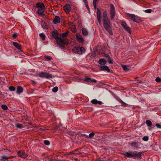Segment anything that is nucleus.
I'll use <instances>...</instances> for the list:
<instances>
[{
  "label": "nucleus",
  "mask_w": 161,
  "mask_h": 161,
  "mask_svg": "<svg viewBox=\"0 0 161 161\" xmlns=\"http://www.w3.org/2000/svg\"><path fill=\"white\" fill-rule=\"evenodd\" d=\"M82 34L83 35L87 36L88 35V32L85 28H82L81 29Z\"/></svg>",
  "instance_id": "21"
},
{
  "label": "nucleus",
  "mask_w": 161,
  "mask_h": 161,
  "mask_svg": "<svg viewBox=\"0 0 161 161\" xmlns=\"http://www.w3.org/2000/svg\"><path fill=\"white\" fill-rule=\"evenodd\" d=\"M130 144L131 147L134 148H138L139 147V144L137 142H132Z\"/></svg>",
  "instance_id": "18"
},
{
  "label": "nucleus",
  "mask_w": 161,
  "mask_h": 161,
  "mask_svg": "<svg viewBox=\"0 0 161 161\" xmlns=\"http://www.w3.org/2000/svg\"><path fill=\"white\" fill-rule=\"evenodd\" d=\"M15 126L18 128H22L23 127L22 125L20 124H16L15 125Z\"/></svg>",
  "instance_id": "31"
},
{
  "label": "nucleus",
  "mask_w": 161,
  "mask_h": 161,
  "mask_svg": "<svg viewBox=\"0 0 161 161\" xmlns=\"http://www.w3.org/2000/svg\"><path fill=\"white\" fill-rule=\"evenodd\" d=\"M103 19H108L107 14V12L106 11H104L103 13Z\"/></svg>",
  "instance_id": "25"
},
{
  "label": "nucleus",
  "mask_w": 161,
  "mask_h": 161,
  "mask_svg": "<svg viewBox=\"0 0 161 161\" xmlns=\"http://www.w3.org/2000/svg\"><path fill=\"white\" fill-rule=\"evenodd\" d=\"M152 11V10L151 9H146V10H145L144 12L145 13H151Z\"/></svg>",
  "instance_id": "36"
},
{
  "label": "nucleus",
  "mask_w": 161,
  "mask_h": 161,
  "mask_svg": "<svg viewBox=\"0 0 161 161\" xmlns=\"http://www.w3.org/2000/svg\"><path fill=\"white\" fill-rule=\"evenodd\" d=\"M91 103L94 104H98L99 105H101L102 103V102L100 101H97L96 99H93L91 100Z\"/></svg>",
  "instance_id": "15"
},
{
  "label": "nucleus",
  "mask_w": 161,
  "mask_h": 161,
  "mask_svg": "<svg viewBox=\"0 0 161 161\" xmlns=\"http://www.w3.org/2000/svg\"><path fill=\"white\" fill-rule=\"evenodd\" d=\"M56 40L60 47H65V42L64 39H62L60 37H58L56 39Z\"/></svg>",
  "instance_id": "6"
},
{
  "label": "nucleus",
  "mask_w": 161,
  "mask_h": 161,
  "mask_svg": "<svg viewBox=\"0 0 161 161\" xmlns=\"http://www.w3.org/2000/svg\"><path fill=\"white\" fill-rule=\"evenodd\" d=\"M23 88L20 86H18L17 88V93L19 94L23 92Z\"/></svg>",
  "instance_id": "17"
},
{
  "label": "nucleus",
  "mask_w": 161,
  "mask_h": 161,
  "mask_svg": "<svg viewBox=\"0 0 161 161\" xmlns=\"http://www.w3.org/2000/svg\"><path fill=\"white\" fill-rule=\"evenodd\" d=\"M44 143L47 145H49L50 144L49 141L48 140H45L44 141Z\"/></svg>",
  "instance_id": "35"
},
{
  "label": "nucleus",
  "mask_w": 161,
  "mask_h": 161,
  "mask_svg": "<svg viewBox=\"0 0 161 161\" xmlns=\"http://www.w3.org/2000/svg\"><path fill=\"white\" fill-rule=\"evenodd\" d=\"M155 81L157 82H160L161 81V79L159 77H156L155 79Z\"/></svg>",
  "instance_id": "43"
},
{
  "label": "nucleus",
  "mask_w": 161,
  "mask_h": 161,
  "mask_svg": "<svg viewBox=\"0 0 161 161\" xmlns=\"http://www.w3.org/2000/svg\"><path fill=\"white\" fill-rule=\"evenodd\" d=\"M156 126L159 128H161V125L158 124H156Z\"/></svg>",
  "instance_id": "46"
},
{
  "label": "nucleus",
  "mask_w": 161,
  "mask_h": 161,
  "mask_svg": "<svg viewBox=\"0 0 161 161\" xmlns=\"http://www.w3.org/2000/svg\"><path fill=\"white\" fill-rule=\"evenodd\" d=\"M142 140L144 141H147L148 140V137L147 136H144L143 137Z\"/></svg>",
  "instance_id": "37"
},
{
  "label": "nucleus",
  "mask_w": 161,
  "mask_h": 161,
  "mask_svg": "<svg viewBox=\"0 0 161 161\" xmlns=\"http://www.w3.org/2000/svg\"><path fill=\"white\" fill-rule=\"evenodd\" d=\"M1 108L3 110H6L8 109V106L5 104H3L1 105Z\"/></svg>",
  "instance_id": "26"
},
{
  "label": "nucleus",
  "mask_w": 161,
  "mask_h": 161,
  "mask_svg": "<svg viewBox=\"0 0 161 161\" xmlns=\"http://www.w3.org/2000/svg\"><path fill=\"white\" fill-rule=\"evenodd\" d=\"M2 158L3 159H5L7 160L9 158L5 155H3L2 156Z\"/></svg>",
  "instance_id": "42"
},
{
  "label": "nucleus",
  "mask_w": 161,
  "mask_h": 161,
  "mask_svg": "<svg viewBox=\"0 0 161 161\" xmlns=\"http://www.w3.org/2000/svg\"><path fill=\"white\" fill-rule=\"evenodd\" d=\"M97 15H101V12L99 9L98 8H97Z\"/></svg>",
  "instance_id": "44"
},
{
  "label": "nucleus",
  "mask_w": 161,
  "mask_h": 161,
  "mask_svg": "<svg viewBox=\"0 0 161 161\" xmlns=\"http://www.w3.org/2000/svg\"><path fill=\"white\" fill-rule=\"evenodd\" d=\"M142 152L137 151H130L123 153V154L125 157L132 158L135 159L142 158Z\"/></svg>",
  "instance_id": "1"
},
{
  "label": "nucleus",
  "mask_w": 161,
  "mask_h": 161,
  "mask_svg": "<svg viewBox=\"0 0 161 161\" xmlns=\"http://www.w3.org/2000/svg\"><path fill=\"white\" fill-rule=\"evenodd\" d=\"M94 135H95V133H94L92 132V133H90L89 135L88 136H86V137H87L90 138L92 139L93 138V137L94 136Z\"/></svg>",
  "instance_id": "24"
},
{
  "label": "nucleus",
  "mask_w": 161,
  "mask_h": 161,
  "mask_svg": "<svg viewBox=\"0 0 161 161\" xmlns=\"http://www.w3.org/2000/svg\"><path fill=\"white\" fill-rule=\"evenodd\" d=\"M139 83H141V82H139Z\"/></svg>",
  "instance_id": "58"
},
{
  "label": "nucleus",
  "mask_w": 161,
  "mask_h": 161,
  "mask_svg": "<svg viewBox=\"0 0 161 161\" xmlns=\"http://www.w3.org/2000/svg\"><path fill=\"white\" fill-rule=\"evenodd\" d=\"M31 82L32 84H33V85H35L36 84V81H35L34 80H31Z\"/></svg>",
  "instance_id": "49"
},
{
  "label": "nucleus",
  "mask_w": 161,
  "mask_h": 161,
  "mask_svg": "<svg viewBox=\"0 0 161 161\" xmlns=\"http://www.w3.org/2000/svg\"><path fill=\"white\" fill-rule=\"evenodd\" d=\"M71 8L70 5L68 4H66L64 7V10L67 13H68L71 10Z\"/></svg>",
  "instance_id": "11"
},
{
  "label": "nucleus",
  "mask_w": 161,
  "mask_h": 161,
  "mask_svg": "<svg viewBox=\"0 0 161 161\" xmlns=\"http://www.w3.org/2000/svg\"><path fill=\"white\" fill-rule=\"evenodd\" d=\"M89 82L96 83L97 82V80L91 78V79L90 80Z\"/></svg>",
  "instance_id": "41"
},
{
  "label": "nucleus",
  "mask_w": 161,
  "mask_h": 161,
  "mask_svg": "<svg viewBox=\"0 0 161 161\" xmlns=\"http://www.w3.org/2000/svg\"><path fill=\"white\" fill-rule=\"evenodd\" d=\"M60 21V17L58 16H56L55 18L53 20V23L56 24L58 23H59Z\"/></svg>",
  "instance_id": "16"
},
{
  "label": "nucleus",
  "mask_w": 161,
  "mask_h": 161,
  "mask_svg": "<svg viewBox=\"0 0 161 161\" xmlns=\"http://www.w3.org/2000/svg\"><path fill=\"white\" fill-rule=\"evenodd\" d=\"M39 36L43 40H45L46 36L43 33H40Z\"/></svg>",
  "instance_id": "29"
},
{
  "label": "nucleus",
  "mask_w": 161,
  "mask_h": 161,
  "mask_svg": "<svg viewBox=\"0 0 161 161\" xmlns=\"http://www.w3.org/2000/svg\"><path fill=\"white\" fill-rule=\"evenodd\" d=\"M17 154L20 157L25 158L27 157V155L25 154L24 151H19L18 152Z\"/></svg>",
  "instance_id": "9"
},
{
  "label": "nucleus",
  "mask_w": 161,
  "mask_h": 161,
  "mask_svg": "<svg viewBox=\"0 0 161 161\" xmlns=\"http://www.w3.org/2000/svg\"><path fill=\"white\" fill-rule=\"evenodd\" d=\"M104 56H105V57H106V58H108L109 57H110L109 56L108 54H106V53H104Z\"/></svg>",
  "instance_id": "48"
},
{
  "label": "nucleus",
  "mask_w": 161,
  "mask_h": 161,
  "mask_svg": "<svg viewBox=\"0 0 161 161\" xmlns=\"http://www.w3.org/2000/svg\"><path fill=\"white\" fill-rule=\"evenodd\" d=\"M73 29L71 31L73 32H75L76 31V30L75 26H73Z\"/></svg>",
  "instance_id": "47"
},
{
  "label": "nucleus",
  "mask_w": 161,
  "mask_h": 161,
  "mask_svg": "<svg viewBox=\"0 0 161 161\" xmlns=\"http://www.w3.org/2000/svg\"><path fill=\"white\" fill-rule=\"evenodd\" d=\"M108 62H109V64H112L113 63V60L110 57H109L108 58Z\"/></svg>",
  "instance_id": "38"
},
{
  "label": "nucleus",
  "mask_w": 161,
  "mask_h": 161,
  "mask_svg": "<svg viewBox=\"0 0 161 161\" xmlns=\"http://www.w3.org/2000/svg\"><path fill=\"white\" fill-rule=\"evenodd\" d=\"M137 78V77H136V78H135V79H136Z\"/></svg>",
  "instance_id": "57"
},
{
  "label": "nucleus",
  "mask_w": 161,
  "mask_h": 161,
  "mask_svg": "<svg viewBox=\"0 0 161 161\" xmlns=\"http://www.w3.org/2000/svg\"><path fill=\"white\" fill-rule=\"evenodd\" d=\"M97 19L98 20L99 24L101 25V15H97Z\"/></svg>",
  "instance_id": "27"
},
{
  "label": "nucleus",
  "mask_w": 161,
  "mask_h": 161,
  "mask_svg": "<svg viewBox=\"0 0 161 161\" xmlns=\"http://www.w3.org/2000/svg\"><path fill=\"white\" fill-rule=\"evenodd\" d=\"M98 161H106L104 160L103 159H100L99 160H98Z\"/></svg>",
  "instance_id": "53"
},
{
  "label": "nucleus",
  "mask_w": 161,
  "mask_h": 161,
  "mask_svg": "<svg viewBox=\"0 0 161 161\" xmlns=\"http://www.w3.org/2000/svg\"><path fill=\"white\" fill-rule=\"evenodd\" d=\"M68 33L69 31H67L64 33H62L61 34L62 36L63 37H64L67 36L68 35Z\"/></svg>",
  "instance_id": "32"
},
{
  "label": "nucleus",
  "mask_w": 161,
  "mask_h": 161,
  "mask_svg": "<svg viewBox=\"0 0 161 161\" xmlns=\"http://www.w3.org/2000/svg\"><path fill=\"white\" fill-rule=\"evenodd\" d=\"M122 67L124 70L127 71V70H128L127 66L125 65H123L122 66Z\"/></svg>",
  "instance_id": "40"
},
{
  "label": "nucleus",
  "mask_w": 161,
  "mask_h": 161,
  "mask_svg": "<svg viewBox=\"0 0 161 161\" xmlns=\"http://www.w3.org/2000/svg\"><path fill=\"white\" fill-rule=\"evenodd\" d=\"M58 90V88L57 86H55L52 89V91L54 92H56Z\"/></svg>",
  "instance_id": "33"
},
{
  "label": "nucleus",
  "mask_w": 161,
  "mask_h": 161,
  "mask_svg": "<svg viewBox=\"0 0 161 161\" xmlns=\"http://www.w3.org/2000/svg\"><path fill=\"white\" fill-rule=\"evenodd\" d=\"M99 63L100 64L104 65L106 63V61L103 58H101L99 60Z\"/></svg>",
  "instance_id": "22"
},
{
  "label": "nucleus",
  "mask_w": 161,
  "mask_h": 161,
  "mask_svg": "<svg viewBox=\"0 0 161 161\" xmlns=\"http://www.w3.org/2000/svg\"><path fill=\"white\" fill-rule=\"evenodd\" d=\"M72 50L74 53L79 54H81L85 51V49L82 47H75Z\"/></svg>",
  "instance_id": "3"
},
{
  "label": "nucleus",
  "mask_w": 161,
  "mask_h": 161,
  "mask_svg": "<svg viewBox=\"0 0 161 161\" xmlns=\"http://www.w3.org/2000/svg\"><path fill=\"white\" fill-rule=\"evenodd\" d=\"M146 123L148 126H151L152 125V122L149 120H146Z\"/></svg>",
  "instance_id": "28"
},
{
  "label": "nucleus",
  "mask_w": 161,
  "mask_h": 161,
  "mask_svg": "<svg viewBox=\"0 0 161 161\" xmlns=\"http://www.w3.org/2000/svg\"><path fill=\"white\" fill-rule=\"evenodd\" d=\"M45 58L49 60H50L52 59V57L49 56H45Z\"/></svg>",
  "instance_id": "39"
},
{
  "label": "nucleus",
  "mask_w": 161,
  "mask_h": 161,
  "mask_svg": "<svg viewBox=\"0 0 161 161\" xmlns=\"http://www.w3.org/2000/svg\"><path fill=\"white\" fill-rule=\"evenodd\" d=\"M4 151H5V152H6L7 151L10 152V149H4Z\"/></svg>",
  "instance_id": "52"
},
{
  "label": "nucleus",
  "mask_w": 161,
  "mask_h": 161,
  "mask_svg": "<svg viewBox=\"0 0 161 161\" xmlns=\"http://www.w3.org/2000/svg\"><path fill=\"white\" fill-rule=\"evenodd\" d=\"M110 19H111L113 20L114 19L115 14V8L113 4H111L110 5Z\"/></svg>",
  "instance_id": "5"
},
{
  "label": "nucleus",
  "mask_w": 161,
  "mask_h": 161,
  "mask_svg": "<svg viewBox=\"0 0 161 161\" xmlns=\"http://www.w3.org/2000/svg\"><path fill=\"white\" fill-rule=\"evenodd\" d=\"M86 8H87V9L89 10V8L88 7V5L87 3H86Z\"/></svg>",
  "instance_id": "51"
},
{
  "label": "nucleus",
  "mask_w": 161,
  "mask_h": 161,
  "mask_svg": "<svg viewBox=\"0 0 161 161\" xmlns=\"http://www.w3.org/2000/svg\"><path fill=\"white\" fill-rule=\"evenodd\" d=\"M45 9H38L37 11V13L40 16H42L44 14V12Z\"/></svg>",
  "instance_id": "19"
},
{
  "label": "nucleus",
  "mask_w": 161,
  "mask_h": 161,
  "mask_svg": "<svg viewBox=\"0 0 161 161\" xmlns=\"http://www.w3.org/2000/svg\"><path fill=\"white\" fill-rule=\"evenodd\" d=\"M13 44L19 50L21 49V46L17 42H13Z\"/></svg>",
  "instance_id": "20"
},
{
  "label": "nucleus",
  "mask_w": 161,
  "mask_h": 161,
  "mask_svg": "<svg viewBox=\"0 0 161 161\" xmlns=\"http://www.w3.org/2000/svg\"><path fill=\"white\" fill-rule=\"evenodd\" d=\"M52 35L55 39L58 38V33L56 31H53L52 32Z\"/></svg>",
  "instance_id": "14"
},
{
  "label": "nucleus",
  "mask_w": 161,
  "mask_h": 161,
  "mask_svg": "<svg viewBox=\"0 0 161 161\" xmlns=\"http://www.w3.org/2000/svg\"><path fill=\"white\" fill-rule=\"evenodd\" d=\"M121 25L124 29L125 31H128L130 33H131V29L130 27L128 26L125 22L122 21L121 23Z\"/></svg>",
  "instance_id": "8"
},
{
  "label": "nucleus",
  "mask_w": 161,
  "mask_h": 161,
  "mask_svg": "<svg viewBox=\"0 0 161 161\" xmlns=\"http://www.w3.org/2000/svg\"><path fill=\"white\" fill-rule=\"evenodd\" d=\"M39 76L47 79H50L53 77L52 75L51 74L48 73L43 72L40 73L39 75Z\"/></svg>",
  "instance_id": "7"
},
{
  "label": "nucleus",
  "mask_w": 161,
  "mask_h": 161,
  "mask_svg": "<svg viewBox=\"0 0 161 161\" xmlns=\"http://www.w3.org/2000/svg\"><path fill=\"white\" fill-rule=\"evenodd\" d=\"M93 5L94 7V8L95 9H96V3H93Z\"/></svg>",
  "instance_id": "50"
},
{
  "label": "nucleus",
  "mask_w": 161,
  "mask_h": 161,
  "mask_svg": "<svg viewBox=\"0 0 161 161\" xmlns=\"http://www.w3.org/2000/svg\"><path fill=\"white\" fill-rule=\"evenodd\" d=\"M121 102L122 103H123V104H125V103L123 101H121Z\"/></svg>",
  "instance_id": "55"
},
{
  "label": "nucleus",
  "mask_w": 161,
  "mask_h": 161,
  "mask_svg": "<svg viewBox=\"0 0 161 161\" xmlns=\"http://www.w3.org/2000/svg\"><path fill=\"white\" fill-rule=\"evenodd\" d=\"M136 84H138V83L137 82L136 83Z\"/></svg>",
  "instance_id": "56"
},
{
  "label": "nucleus",
  "mask_w": 161,
  "mask_h": 161,
  "mask_svg": "<svg viewBox=\"0 0 161 161\" xmlns=\"http://www.w3.org/2000/svg\"><path fill=\"white\" fill-rule=\"evenodd\" d=\"M99 67H100L101 70H105L108 72H110V69L107 66L100 65L99 66Z\"/></svg>",
  "instance_id": "12"
},
{
  "label": "nucleus",
  "mask_w": 161,
  "mask_h": 161,
  "mask_svg": "<svg viewBox=\"0 0 161 161\" xmlns=\"http://www.w3.org/2000/svg\"><path fill=\"white\" fill-rule=\"evenodd\" d=\"M41 25L42 26V27L44 29H47V26L46 24L45 23V22L44 21H42L41 22Z\"/></svg>",
  "instance_id": "23"
},
{
  "label": "nucleus",
  "mask_w": 161,
  "mask_h": 161,
  "mask_svg": "<svg viewBox=\"0 0 161 161\" xmlns=\"http://www.w3.org/2000/svg\"><path fill=\"white\" fill-rule=\"evenodd\" d=\"M91 79L90 78H89L87 77H85V78L83 80L84 81L86 82H89L90 81V80Z\"/></svg>",
  "instance_id": "34"
},
{
  "label": "nucleus",
  "mask_w": 161,
  "mask_h": 161,
  "mask_svg": "<svg viewBox=\"0 0 161 161\" xmlns=\"http://www.w3.org/2000/svg\"><path fill=\"white\" fill-rule=\"evenodd\" d=\"M127 15L128 17L130 18L131 20L134 22H138L141 20L140 17L137 16L135 14L127 13Z\"/></svg>",
  "instance_id": "4"
},
{
  "label": "nucleus",
  "mask_w": 161,
  "mask_h": 161,
  "mask_svg": "<svg viewBox=\"0 0 161 161\" xmlns=\"http://www.w3.org/2000/svg\"><path fill=\"white\" fill-rule=\"evenodd\" d=\"M36 7L39 8V9H45V6L44 4L42 3H38L36 4Z\"/></svg>",
  "instance_id": "10"
},
{
  "label": "nucleus",
  "mask_w": 161,
  "mask_h": 161,
  "mask_svg": "<svg viewBox=\"0 0 161 161\" xmlns=\"http://www.w3.org/2000/svg\"><path fill=\"white\" fill-rule=\"evenodd\" d=\"M103 23L105 29L110 35H112L113 33L111 30V23L109 19H103Z\"/></svg>",
  "instance_id": "2"
},
{
  "label": "nucleus",
  "mask_w": 161,
  "mask_h": 161,
  "mask_svg": "<svg viewBox=\"0 0 161 161\" xmlns=\"http://www.w3.org/2000/svg\"><path fill=\"white\" fill-rule=\"evenodd\" d=\"M9 90L12 91H14L15 90V87L13 86H10L8 88Z\"/></svg>",
  "instance_id": "30"
},
{
  "label": "nucleus",
  "mask_w": 161,
  "mask_h": 161,
  "mask_svg": "<svg viewBox=\"0 0 161 161\" xmlns=\"http://www.w3.org/2000/svg\"><path fill=\"white\" fill-rule=\"evenodd\" d=\"M18 35V34L17 33H15L14 34H13L12 36L14 38H16Z\"/></svg>",
  "instance_id": "45"
},
{
  "label": "nucleus",
  "mask_w": 161,
  "mask_h": 161,
  "mask_svg": "<svg viewBox=\"0 0 161 161\" xmlns=\"http://www.w3.org/2000/svg\"><path fill=\"white\" fill-rule=\"evenodd\" d=\"M97 0H93V3H96L97 1Z\"/></svg>",
  "instance_id": "54"
},
{
  "label": "nucleus",
  "mask_w": 161,
  "mask_h": 161,
  "mask_svg": "<svg viewBox=\"0 0 161 161\" xmlns=\"http://www.w3.org/2000/svg\"><path fill=\"white\" fill-rule=\"evenodd\" d=\"M76 36L78 41L80 42H83L84 41V40L82 37V36L80 34H77Z\"/></svg>",
  "instance_id": "13"
}]
</instances>
